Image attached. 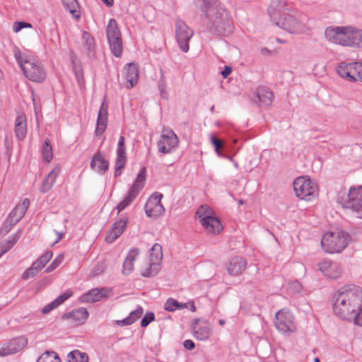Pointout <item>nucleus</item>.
Returning <instances> with one entry per match:
<instances>
[{
	"instance_id": "2eb2a0df",
	"label": "nucleus",
	"mask_w": 362,
	"mask_h": 362,
	"mask_svg": "<svg viewBox=\"0 0 362 362\" xmlns=\"http://www.w3.org/2000/svg\"><path fill=\"white\" fill-rule=\"evenodd\" d=\"M177 144L178 139L175 134L172 130H164L158 141V151L163 153H168Z\"/></svg>"
},
{
	"instance_id": "13d9d810",
	"label": "nucleus",
	"mask_w": 362,
	"mask_h": 362,
	"mask_svg": "<svg viewBox=\"0 0 362 362\" xmlns=\"http://www.w3.org/2000/svg\"><path fill=\"white\" fill-rule=\"evenodd\" d=\"M232 72V69L230 66H226L224 69L221 71L223 78H226Z\"/></svg>"
},
{
	"instance_id": "0e129e2a",
	"label": "nucleus",
	"mask_w": 362,
	"mask_h": 362,
	"mask_svg": "<svg viewBox=\"0 0 362 362\" xmlns=\"http://www.w3.org/2000/svg\"><path fill=\"white\" fill-rule=\"evenodd\" d=\"M57 235V240L54 241V243H53V245L56 244L57 243H58L63 237L64 235V233H59V232H57L56 233Z\"/></svg>"
},
{
	"instance_id": "c9c22d12",
	"label": "nucleus",
	"mask_w": 362,
	"mask_h": 362,
	"mask_svg": "<svg viewBox=\"0 0 362 362\" xmlns=\"http://www.w3.org/2000/svg\"><path fill=\"white\" fill-rule=\"evenodd\" d=\"M19 238V235L16 234L12 237H10L8 240L5 243L0 244V256L2 257L6 254L11 248L13 247L17 240Z\"/></svg>"
},
{
	"instance_id": "603ef678",
	"label": "nucleus",
	"mask_w": 362,
	"mask_h": 362,
	"mask_svg": "<svg viewBox=\"0 0 362 362\" xmlns=\"http://www.w3.org/2000/svg\"><path fill=\"white\" fill-rule=\"evenodd\" d=\"M140 253V250L138 248H133L132 249L127 256V259L130 260L132 262H134V261L136 259V257Z\"/></svg>"
},
{
	"instance_id": "c756f323",
	"label": "nucleus",
	"mask_w": 362,
	"mask_h": 362,
	"mask_svg": "<svg viewBox=\"0 0 362 362\" xmlns=\"http://www.w3.org/2000/svg\"><path fill=\"white\" fill-rule=\"evenodd\" d=\"M257 97L262 106H270L273 101V93L268 88L260 87L257 89Z\"/></svg>"
},
{
	"instance_id": "4c0bfd02",
	"label": "nucleus",
	"mask_w": 362,
	"mask_h": 362,
	"mask_svg": "<svg viewBox=\"0 0 362 362\" xmlns=\"http://www.w3.org/2000/svg\"><path fill=\"white\" fill-rule=\"evenodd\" d=\"M37 362H61V360L56 352L47 351L39 356Z\"/></svg>"
},
{
	"instance_id": "aec40b11",
	"label": "nucleus",
	"mask_w": 362,
	"mask_h": 362,
	"mask_svg": "<svg viewBox=\"0 0 362 362\" xmlns=\"http://www.w3.org/2000/svg\"><path fill=\"white\" fill-rule=\"evenodd\" d=\"M201 224L208 235L219 234L223 230V226L218 218L214 216L207 217L201 221Z\"/></svg>"
},
{
	"instance_id": "e2e57ef3",
	"label": "nucleus",
	"mask_w": 362,
	"mask_h": 362,
	"mask_svg": "<svg viewBox=\"0 0 362 362\" xmlns=\"http://www.w3.org/2000/svg\"><path fill=\"white\" fill-rule=\"evenodd\" d=\"M107 6L111 7L114 4V0H101Z\"/></svg>"
},
{
	"instance_id": "e433bc0d",
	"label": "nucleus",
	"mask_w": 362,
	"mask_h": 362,
	"mask_svg": "<svg viewBox=\"0 0 362 362\" xmlns=\"http://www.w3.org/2000/svg\"><path fill=\"white\" fill-rule=\"evenodd\" d=\"M350 47H362V30L354 28Z\"/></svg>"
},
{
	"instance_id": "dca6fc26",
	"label": "nucleus",
	"mask_w": 362,
	"mask_h": 362,
	"mask_svg": "<svg viewBox=\"0 0 362 362\" xmlns=\"http://www.w3.org/2000/svg\"><path fill=\"white\" fill-rule=\"evenodd\" d=\"M318 269L322 274L329 279H337L342 273L339 264L329 259H325L318 264Z\"/></svg>"
},
{
	"instance_id": "6e6552de",
	"label": "nucleus",
	"mask_w": 362,
	"mask_h": 362,
	"mask_svg": "<svg viewBox=\"0 0 362 362\" xmlns=\"http://www.w3.org/2000/svg\"><path fill=\"white\" fill-rule=\"evenodd\" d=\"M354 27L329 26L325 29L326 39L334 44L350 47Z\"/></svg>"
},
{
	"instance_id": "69168bd1",
	"label": "nucleus",
	"mask_w": 362,
	"mask_h": 362,
	"mask_svg": "<svg viewBox=\"0 0 362 362\" xmlns=\"http://www.w3.org/2000/svg\"><path fill=\"white\" fill-rule=\"evenodd\" d=\"M124 141H125V139L124 136H121L119 139V141H118V145L117 146H124Z\"/></svg>"
},
{
	"instance_id": "de8ad7c7",
	"label": "nucleus",
	"mask_w": 362,
	"mask_h": 362,
	"mask_svg": "<svg viewBox=\"0 0 362 362\" xmlns=\"http://www.w3.org/2000/svg\"><path fill=\"white\" fill-rule=\"evenodd\" d=\"M32 28V25L27 22H15L13 25L14 33H18L23 28Z\"/></svg>"
},
{
	"instance_id": "a211bd4d",
	"label": "nucleus",
	"mask_w": 362,
	"mask_h": 362,
	"mask_svg": "<svg viewBox=\"0 0 362 362\" xmlns=\"http://www.w3.org/2000/svg\"><path fill=\"white\" fill-rule=\"evenodd\" d=\"M110 292L111 289L108 288H95L81 296V300L86 303L98 302L107 298Z\"/></svg>"
},
{
	"instance_id": "7ed1b4c3",
	"label": "nucleus",
	"mask_w": 362,
	"mask_h": 362,
	"mask_svg": "<svg viewBox=\"0 0 362 362\" xmlns=\"http://www.w3.org/2000/svg\"><path fill=\"white\" fill-rule=\"evenodd\" d=\"M203 2L202 11L204 13L202 23L209 32L223 35L233 31V25L226 9L218 0H201Z\"/></svg>"
},
{
	"instance_id": "f257e3e1",
	"label": "nucleus",
	"mask_w": 362,
	"mask_h": 362,
	"mask_svg": "<svg viewBox=\"0 0 362 362\" xmlns=\"http://www.w3.org/2000/svg\"><path fill=\"white\" fill-rule=\"evenodd\" d=\"M272 21L291 34H303L310 28L294 9L282 0H272L268 8Z\"/></svg>"
},
{
	"instance_id": "49530a36",
	"label": "nucleus",
	"mask_w": 362,
	"mask_h": 362,
	"mask_svg": "<svg viewBox=\"0 0 362 362\" xmlns=\"http://www.w3.org/2000/svg\"><path fill=\"white\" fill-rule=\"evenodd\" d=\"M155 319L154 314L152 312L147 313L141 321V326L142 327H147Z\"/></svg>"
},
{
	"instance_id": "a18cd8bd",
	"label": "nucleus",
	"mask_w": 362,
	"mask_h": 362,
	"mask_svg": "<svg viewBox=\"0 0 362 362\" xmlns=\"http://www.w3.org/2000/svg\"><path fill=\"white\" fill-rule=\"evenodd\" d=\"M64 254L58 255L52 262L45 269V272L49 273L54 270L64 260Z\"/></svg>"
},
{
	"instance_id": "6e6d98bb",
	"label": "nucleus",
	"mask_w": 362,
	"mask_h": 362,
	"mask_svg": "<svg viewBox=\"0 0 362 362\" xmlns=\"http://www.w3.org/2000/svg\"><path fill=\"white\" fill-rule=\"evenodd\" d=\"M211 141L214 146L216 151L218 153L220 148L222 146V142L214 136H211Z\"/></svg>"
},
{
	"instance_id": "72a5a7b5",
	"label": "nucleus",
	"mask_w": 362,
	"mask_h": 362,
	"mask_svg": "<svg viewBox=\"0 0 362 362\" xmlns=\"http://www.w3.org/2000/svg\"><path fill=\"white\" fill-rule=\"evenodd\" d=\"M67 358L68 362H88V354L79 350H74L69 353Z\"/></svg>"
},
{
	"instance_id": "0eeeda50",
	"label": "nucleus",
	"mask_w": 362,
	"mask_h": 362,
	"mask_svg": "<svg viewBox=\"0 0 362 362\" xmlns=\"http://www.w3.org/2000/svg\"><path fill=\"white\" fill-rule=\"evenodd\" d=\"M293 185L296 197L300 199L311 201L318 195L317 185L307 177H297Z\"/></svg>"
},
{
	"instance_id": "5fc2aeb1",
	"label": "nucleus",
	"mask_w": 362,
	"mask_h": 362,
	"mask_svg": "<svg viewBox=\"0 0 362 362\" xmlns=\"http://www.w3.org/2000/svg\"><path fill=\"white\" fill-rule=\"evenodd\" d=\"M182 309L189 310L191 312L196 311V306L193 300H189L185 303H182Z\"/></svg>"
},
{
	"instance_id": "393cba45",
	"label": "nucleus",
	"mask_w": 362,
	"mask_h": 362,
	"mask_svg": "<svg viewBox=\"0 0 362 362\" xmlns=\"http://www.w3.org/2000/svg\"><path fill=\"white\" fill-rule=\"evenodd\" d=\"M30 201L28 199H24L21 204H18L13 210L9 214L8 218L11 224H16L25 215L29 206Z\"/></svg>"
},
{
	"instance_id": "c03bdc74",
	"label": "nucleus",
	"mask_w": 362,
	"mask_h": 362,
	"mask_svg": "<svg viewBox=\"0 0 362 362\" xmlns=\"http://www.w3.org/2000/svg\"><path fill=\"white\" fill-rule=\"evenodd\" d=\"M180 308L181 303L172 298H169L164 305V309L168 312H174Z\"/></svg>"
},
{
	"instance_id": "58836bf2",
	"label": "nucleus",
	"mask_w": 362,
	"mask_h": 362,
	"mask_svg": "<svg viewBox=\"0 0 362 362\" xmlns=\"http://www.w3.org/2000/svg\"><path fill=\"white\" fill-rule=\"evenodd\" d=\"M194 32L187 26L182 25V52L189 51V45L187 41L193 36Z\"/></svg>"
},
{
	"instance_id": "ea45409f",
	"label": "nucleus",
	"mask_w": 362,
	"mask_h": 362,
	"mask_svg": "<svg viewBox=\"0 0 362 362\" xmlns=\"http://www.w3.org/2000/svg\"><path fill=\"white\" fill-rule=\"evenodd\" d=\"M42 154L43 159L49 162L53 156V152H52V148L50 144V141L48 139H46L42 148Z\"/></svg>"
},
{
	"instance_id": "bb28decb",
	"label": "nucleus",
	"mask_w": 362,
	"mask_h": 362,
	"mask_svg": "<svg viewBox=\"0 0 362 362\" xmlns=\"http://www.w3.org/2000/svg\"><path fill=\"white\" fill-rule=\"evenodd\" d=\"M127 161L126 149L124 146H117V159L115 163V176L117 177L122 174V169Z\"/></svg>"
},
{
	"instance_id": "3c124183",
	"label": "nucleus",
	"mask_w": 362,
	"mask_h": 362,
	"mask_svg": "<svg viewBox=\"0 0 362 362\" xmlns=\"http://www.w3.org/2000/svg\"><path fill=\"white\" fill-rule=\"evenodd\" d=\"M134 269V263L126 258L123 264V273L126 275L129 274Z\"/></svg>"
},
{
	"instance_id": "f8f14e48",
	"label": "nucleus",
	"mask_w": 362,
	"mask_h": 362,
	"mask_svg": "<svg viewBox=\"0 0 362 362\" xmlns=\"http://www.w3.org/2000/svg\"><path fill=\"white\" fill-rule=\"evenodd\" d=\"M162 259V247L160 245L155 243L149 251V267L142 272V276L150 277L156 275L160 269Z\"/></svg>"
},
{
	"instance_id": "052dcab7",
	"label": "nucleus",
	"mask_w": 362,
	"mask_h": 362,
	"mask_svg": "<svg viewBox=\"0 0 362 362\" xmlns=\"http://www.w3.org/2000/svg\"><path fill=\"white\" fill-rule=\"evenodd\" d=\"M180 33H181L180 31V26L178 25L176 27V38L180 47H181V40L180 38Z\"/></svg>"
},
{
	"instance_id": "a19ab883",
	"label": "nucleus",
	"mask_w": 362,
	"mask_h": 362,
	"mask_svg": "<svg viewBox=\"0 0 362 362\" xmlns=\"http://www.w3.org/2000/svg\"><path fill=\"white\" fill-rule=\"evenodd\" d=\"M82 40L87 47L88 51V54L91 55L94 52V39L93 37L88 33L84 31L82 33Z\"/></svg>"
},
{
	"instance_id": "473e14b6",
	"label": "nucleus",
	"mask_w": 362,
	"mask_h": 362,
	"mask_svg": "<svg viewBox=\"0 0 362 362\" xmlns=\"http://www.w3.org/2000/svg\"><path fill=\"white\" fill-rule=\"evenodd\" d=\"M146 168L144 167L142 168V169L140 170V172L139 173L134 184L132 185V186L131 187V188L129 189V190H131L132 192H134L135 194H136L138 195L139 191L141 189V188L143 187L144 186V182L145 181V179H146Z\"/></svg>"
},
{
	"instance_id": "4d7b16f0",
	"label": "nucleus",
	"mask_w": 362,
	"mask_h": 362,
	"mask_svg": "<svg viewBox=\"0 0 362 362\" xmlns=\"http://www.w3.org/2000/svg\"><path fill=\"white\" fill-rule=\"evenodd\" d=\"M182 345L187 350H192L195 347L194 343L190 339L185 340Z\"/></svg>"
},
{
	"instance_id": "c85d7f7f",
	"label": "nucleus",
	"mask_w": 362,
	"mask_h": 362,
	"mask_svg": "<svg viewBox=\"0 0 362 362\" xmlns=\"http://www.w3.org/2000/svg\"><path fill=\"white\" fill-rule=\"evenodd\" d=\"M73 293L71 291H67L65 293H62L59 296H58L54 300L49 303L42 309V313L43 314H47L54 308H57L62 303H63L66 300L70 298L72 296Z\"/></svg>"
},
{
	"instance_id": "79ce46f5",
	"label": "nucleus",
	"mask_w": 362,
	"mask_h": 362,
	"mask_svg": "<svg viewBox=\"0 0 362 362\" xmlns=\"http://www.w3.org/2000/svg\"><path fill=\"white\" fill-rule=\"evenodd\" d=\"M136 196V194L129 190L127 196L117 205V212L119 213L128 206Z\"/></svg>"
},
{
	"instance_id": "f3484780",
	"label": "nucleus",
	"mask_w": 362,
	"mask_h": 362,
	"mask_svg": "<svg viewBox=\"0 0 362 362\" xmlns=\"http://www.w3.org/2000/svg\"><path fill=\"white\" fill-rule=\"evenodd\" d=\"M128 221L127 216H122L115 222L112 228L107 231L105 240L110 243L117 239L127 228Z\"/></svg>"
},
{
	"instance_id": "ddd939ff",
	"label": "nucleus",
	"mask_w": 362,
	"mask_h": 362,
	"mask_svg": "<svg viewBox=\"0 0 362 362\" xmlns=\"http://www.w3.org/2000/svg\"><path fill=\"white\" fill-rule=\"evenodd\" d=\"M190 327L194 338L200 341L207 340L212 333L211 325L206 320L195 318L192 320Z\"/></svg>"
},
{
	"instance_id": "cd10ccee",
	"label": "nucleus",
	"mask_w": 362,
	"mask_h": 362,
	"mask_svg": "<svg viewBox=\"0 0 362 362\" xmlns=\"http://www.w3.org/2000/svg\"><path fill=\"white\" fill-rule=\"evenodd\" d=\"M109 163L105 158L98 153L95 155L90 162V167L99 173H105L108 169Z\"/></svg>"
},
{
	"instance_id": "8fccbe9b",
	"label": "nucleus",
	"mask_w": 362,
	"mask_h": 362,
	"mask_svg": "<svg viewBox=\"0 0 362 362\" xmlns=\"http://www.w3.org/2000/svg\"><path fill=\"white\" fill-rule=\"evenodd\" d=\"M52 255L53 253L52 251H47L37 259V261L40 262L42 264L45 266V264L50 260Z\"/></svg>"
},
{
	"instance_id": "f03ea898",
	"label": "nucleus",
	"mask_w": 362,
	"mask_h": 362,
	"mask_svg": "<svg viewBox=\"0 0 362 362\" xmlns=\"http://www.w3.org/2000/svg\"><path fill=\"white\" fill-rule=\"evenodd\" d=\"M334 313L340 318L351 321L362 307V288L348 284L339 288L334 295Z\"/></svg>"
},
{
	"instance_id": "680f3d73",
	"label": "nucleus",
	"mask_w": 362,
	"mask_h": 362,
	"mask_svg": "<svg viewBox=\"0 0 362 362\" xmlns=\"http://www.w3.org/2000/svg\"><path fill=\"white\" fill-rule=\"evenodd\" d=\"M260 52L263 55H269L271 54L272 52L268 49L267 47H263L261 49Z\"/></svg>"
},
{
	"instance_id": "7c9ffc66",
	"label": "nucleus",
	"mask_w": 362,
	"mask_h": 362,
	"mask_svg": "<svg viewBox=\"0 0 362 362\" xmlns=\"http://www.w3.org/2000/svg\"><path fill=\"white\" fill-rule=\"evenodd\" d=\"M67 318H70L75 321L77 324L81 325L84 323L88 317V313L86 308H81L72 310L71 312L65 315Z\"/></svg>"
},
{
	"instance_id": "338daca9",
	"label": "nucleus",
	"mask_w": 362,
	"mask_h": 362,
	"mask_svg": "<svg viewBox=\"0 0 362 362\" xmlns=\"http://www.w3.org/2000/svg\"><path fill=\"white\" fill-rule=\"evenodd\" d=\"M4 356H6V354L4 346H2L0 348V357H4Z\"/></svg>"
},
{
	"instance_id": "a878e982",
	"label": "nucleus",
	"mask_w": 362,
	"mask_h": 362,
	"mask_svg": "<svg viewBox=\"0 0 362 362\" xmlns=\"http://www.w3.org/2000/svg\"><path fill=\"white\" fill-rule=\"evenodd\" d=\"M60 167L56 166L47 176L43 180L42 185L40 188V192L42 193H45L48 192L54 185L56 182V179L60 173Z\"/></svg>"
},
{
	"instance_id": "6ab92c4d",
	"label": "nucleus",
	"mask_w": 362,
	"mask_h": 362,
	"mask_svg": "<svg viewBox=\"0 0 362 362\" xmlns=\"http://www.w3.org/2000/svg\"><path fill=\"white\" fill-rule=\"evenodd\" d=\"M124 76L127 81V88H133L138 82L139 66L135 63H129L124 68Z\"/></svg>"
},
{
	"instance_id": "4468645a",
	"label": "nucleus",
	"mask_w": 362,
	"mask_h": 362,
	"mask_svg": "<svg viewBox=\"0 0 362 362\" xmlns=\"http://www.w3.org/2000/svg\"><path fill=\"white\" fill-rule=\"evenodd\" d=\"M163 195L155 193L149 197L145 205V212L147 216L156 218L165 211V208L160 202Z\"/></svg>"
},
{
	"instance_id": "20e7f679",
	"label": "nucleus",
	"mask_w": 362,
	"mask_h": 362,
	"mask_svg": "<svg viewBox=\"0 0 362 362\" xmlns=\"http://www.w3.org/2000/svg\"><path fill=\"white\" fill-rule=\"evenodd\" d=\"M14 57L24 76L30 81L42 83L46 78V71L41 62L31 56L22 53L16 47Z\"/></svg>"
},
{
	"instance_id": "1a4fd4ad",
	"label": "nucleus",
	"mask_w": 362,
	"mask_h": 362,
	"mask_svg": "<svg viewBox=\"0 0 362 362\" xmlns=\"http://www.w3.org/2000/svg\"><path fill=\"white\" fill-rule=\"evenodd\" d=\"M274 325L277 330L285 336L290 335L296 329L293 315L285 308L276 313Z\"/></svg>"
},
{
	"instance_id": "b1692460",
	"label": "nucleus",
	"mask_w": 362,
	"mask_h": 362,
	"mask_svg": "<svg viewBox=\"0 0 362 362\" xmlns=\"http://www.w3.org/2000/svg\"><path fill=\"white\" fill-rule=\"evenodd\" d=\"M14 132L18 140L22 141L25 139L27 133V119L22 112H19L16 118Z\"/></svg>"
},
{
	"instance_id": "09e8293b",
	"label": "nucleus",
	"mask_w": 362,
	"mask_h": 362,
	"mask_svg": "<svg viewBox=\"0 0 362 362\" xmlns=\"http://www.w3.org/2000/svg\"><path fill=\"white\" fill-rule=\"evenodd\" d=\"M33 269V266L31 265L30 267L27 269L23 272V275H22V279H23L27 280L29 278L34 277V276H35L37 274L38 272H37V270L35 269Z\"/></svg>"
},
{
	"instance_id": "39448f33",
	"label": "nucleus",
	"mask_w": 362,
	"mask_h": 362,
	"mask_svg": "<svg viewBox=\"0 0 362 362\" xmlns=\"http://www.w3.org/2000/svg\"><path fill=\"white\" fill-rule=\"evenodd\" d=\"M351 241L349 234L344 230L325 233L321 240L322 249L327 253L341 252Z\"/></svg>"
},
{
	"instance_id": "9d476101",
	"label": "nucleus",
	"mask_w": 362,
	"mask_h": 362,
	"mask_svg": "<svg viewBox=\"0 0 362 362\" xmlns=\"http://www.w3.org/2000/svg\"><path fill=\"white\" fill-rule=\"evenodd\" d=\"M106 33L112 54L117 57H120L122 52L121 33L115 19H110L106 28Z\"/></svg>"
},
{
	"instance_id": "4be33fe9",
	"label": "nucleus",
	"mask_w": 362,
	"mask_h": 362,
	"mask_svg": "<svg viewBox=\"0 0 362 362\" xmlns=\"http://www.w3.org/2000/svg\"><path fill=\"white\" fill-rule=\"evenodd\" d=\"M107 122V105L103 102L100 106L98 115L95 134L97 136L101 135L106 129Z\"/></svg>"
},
{
	"instance_id": "9b49d317",
	"label": "nucleus",
	"mask_w": 362,
	"mask_h": 362,
	"mask_svg": "<svg viewBox=\"0 0 362 362\" xmlns=\"http://www.w3.org/2000/svg\"><path fill=\"white\" fill-rule=\"evenodd\" d=\"M338 74L349 81L362 82V62H341L337 69Z\"/></svg>"
},
{
	"instance_id": "bf43d9fd",
	"label": "nucleus",
	"mask_w": 362,
	"mask_h": 362,
	"mask_svg": "<svg viewBox=\"0 0 362 362\" xmlns=\"http://www.w3.org/2000/svg\"><path fill=\"white\" fill-rule=\"evenodd\" d=\"M32 269H35L37 272H39L45 267L40 263V262L37 261V259L32 264Z\"/></svg>"
},
{
	"instance_id": "423d86ee",
	"label": "nucleus",
	"mask_w": 362,
	"mask_h": 362,
	"mask_svg": "<svg viewBox=\"0 0 362 362\" xmlns=\"http://www.w3.org/2000/svg\"><path fill=\"white\" fill-rule=\"evenodd\" d=\"M337 200L344 208L352 209L357 217L362 218V186L351 187L349 193L344 189L339 191Z\"/></svg>"
},
{
	"instance_id": "f704fd0d",
	"label": "nucleus",
	"mask_w": 362,
	"mask_h": 362,
	"mask_svg": "<svg viewBox=\"0 0 362 362\" xmlns=\"http://www.w3.org/2000/svg\"><path fill=\"white\" fill-rule=\"evenodd\" d=\"M64 6L74 16L79 18V5L77 0H62Z\"/></svg>"
},
{
	"instance_id": "2f4dec72",
	"label": "nucleus",
	"mask_w": 362,
	"mask_h": 362,
	"mask_svg": "<svg viewBox=\"0 0 362 362\" xmlns=\"http://www.w3.org/2000/svg\"><path fill=\"white\" fill-rule=\"evenodd\" d=\"M144 313L142 307L138 306L134 310L129 313V315L122 320H117V324L120 326L130 325L141 317Z\"/></svg>"
},
{
	"instance_id": "412c9836",
	"label": "nucleus",
	"mask_w": 362,
	"mask_h": 362,
	"mask_svg": "<svg viewBox=\"0 0 362 362\" xmlns=\"http://www.w3.org/2000/svg\"><path fill=\"white\" fill-rule=\"evenodd\" d=\"M28 344L27 338L20 337L10 340L3 345L6 356L15 354L21 351Z\"/></svg>"
},
{
	"instance_id": "5701e85b",
	"label": "nucleus",
	"mask_w": 362,
	"mask_h": 362,
	"mask_svg": "<svg viewBox=\"0 0 362 362\" xmlns=\"http://www.w3.org/2000/svg\"><path fill=\"white\" fill-rule=\"evenodd\" d=\"M247 262L241 257H235L230 259L228 265L227 271L230 275L237 276L245 269Z\"/></svg>"
},
{
	"instance_id": "774afa93",
	"label": "nucleus",
	"mask_w": 362,
	"mask_h": 362,
	"mask_svg": "<svg viewBox=\"0 0 362 362\" xmlns=\"http://www.w3.org/2000/svg\"><path fill=\"white\" fill-rule=\"evenodd\" d=\"M218 323H219V325L221 326H223V325H224L226 324V321H225V320L221 319V320H219Z\"/></svg>"
},
{
	"instance_id": "37998d69",
	"label": "nucleus",
	"mask_w": 362,
	"mask_h": 362,
	"mask_svg": "<svg viewBox=\"0 0 362 362\" xmlns=\"http://www.w3.org/2000/svg\"><path fill=\"white\" fill-rule=\"evenodd\" d=\"M197 216L201 221L203 218L214 216L213 211L208 205H202L197 211Z\"/></svg>"
},
{
	"instance_id": "864d4df0",
	"label": "nucleus",
	"mask_w": 362,
	"mask_h": 362,
	"mask_svg": "<svg viewBox=\"0 0 362 362\" xmlns=\"http://www.w3.org/2000/svg\"><path fill=\"white\" fill-rule=\"evenodd\" d=\"M11 223H12L10 220V218L8 217L6 221L4 222L2 228H1V233H4V234L8 233L11 230L12 227L16 225V224H11Z\"/></svg>"
}]
</instances>
